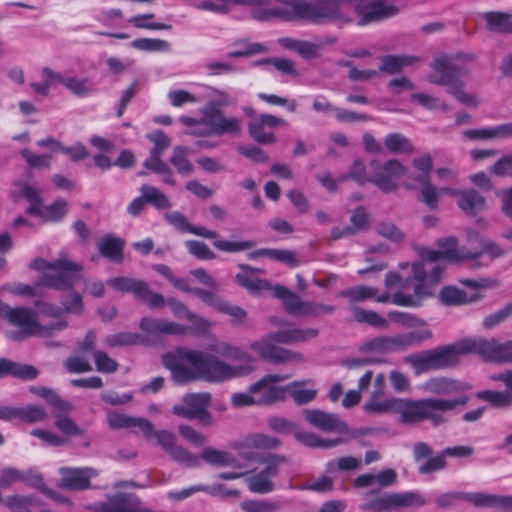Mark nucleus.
Segmentation results:
<instances>
[{"label": "nucleus", "mask_w": 512, "mask_h": 512, "mask_svg": "<svg viewBox=\"0 0 512 512\" xmlns=\"http://www.w3.org/2000/svg\"><path fill=\"white\" fill-rule=\"evenodd\" d=\"M162 363L177 384L198 380L219 383L245 373L243 367L231 366L212 354L187 347H177L163 354Z\"/></svg>", "instance_id": "obj_1"}, {"label": "nucleus", "mask_w": 512, "mask_h": 512, "mask_svg": "<svg viewBox=\"0 0 512 512\" xmlns=\"http://www.w3.org/2000/svg\"><path fill=\"white\" fill-rule=\"evenodd\" d=\"M437 244L441 250H428L423 254V260L411 265L413 279L416 281L413 291L419 298L433 294V287L440 281L444 266L438 261L445 258L450 261L477 259L481 252H472L464 247L458 249V240L454 236L439 239Z\"/></svg>", "instance_id": "obj_2"}, {"label": "nucleus", "mask_w": 512, "mask_h": 512, "mask_svg": "<svg viewBox=\"0 0 512 512\" xmlns=\"http://www.w3.org/2000/svg\"><path fill=\"white\" fill-rule=\"evenodd\" d=\"M474 60L475 55L464 52L437 55L430 65L433 73L428 76L427 80L431 84L445 86L446 92L460 103L477 107L479 105L478 98L465 92V82L459 78V76L468 74L465 64Z\"/></svg>", "instance_id": "obj_3"}, {"label": "nucleus", "mask_w": 512, "mask_h": 512, "mask_svg": "<svg viewBox=\"0 0 512 512\" xmlns=\"http://www.w3.org/2000/svg\"><path fill=\"white\" fill-rule=\"evenodd\" d=\"M469 401L467 395H460L454 399L425 398L419 400L401 399L396 402L395 413L399 415L398 421L402 424H417L429 420L433 425H441L446 418L441 414L452 411L458 406H464Z\"/></svg>", "instance_id": "obj_4"}, {"label": "nucleus", "mask_w": 512, "mask_h": 512, "mask_svg": "<svg viewBox=\"0 0 512 512\" xmlns=\"http://www.w3.org/2000/svg\"><path fill=\"white\" fill-rule=\"evenodd\" d=\"M468 354L466 339L452 345L439 346L435 349L408 355L404 362L409 364L415 374L430 370H441L455 366L461 355Z\"/></svg>", "instance_id": "obj_5"}, {"label": "nucleus", "mask_w": 512, "mask_h": 512, "mask_svg": "<svg viewBox=\"0 0 512 512\" xmlns=\"http://www.w3.org/2000/svg\"><path fill=\"white\" fill-rule=\"evenodd\" d=\"M0 317L7 320L17 331H8L6 336L12 341H21L27 337L42 334L43 327L38 323L37 314L30 308H12L0 301Z\"/></svg>", "instance_id": "obj_6"}, {"label": "nucleus", "mask_w": 512, "mask_h": 512, "mask_svg": "<svg viewBox=\"0 0 512 512\" xmlns=\"http://www.w3.org/2000/svg\"><path fill=\"white\" fill-rule=\"evenodd\" d=\"M169 281L173 284V286L181 291L192 293L194 296L198 297L208 306L214 308L215 310L229 315L232 318V323L239 325L244 322V319L247 317V312L241 308L240 306L234 305L218 294L214 292H208L202 288H191L188 284V281L183 278L177 277H169Z\"/></svg>", "instance_id": "obj_7"}, {"label": "nucleus", "mask_w": 512, "mask_h": 512, "mask_svg": "<svg viewBox=\"0 0 512 512\" xmlns=\"http://www.w3.org/2000/svg\"><path fill=\"white\" fill-rule=\"evenodd\" d=\"M432 337L430 330L411 331L396 336H381L363 344V351L390 352L420 344Z\"/></svg>", "instance_id": "obj_8"}, {"label": "nucleus", "mask_w": 512, "mask_h": 512, "mask_svg": "<svg viewBox=\"0 0 512 512\" xmlns=\"http://www.w3.org/2000/svg\"><path fill=\"white\" fill-rule=\"evenodd\" d=\"M274 332H270L257 341L252 342L249 348L257 355L271 363H301L304 356L300 352L286 349L275 344Z\"/></svg>", "instance_id": "obj_9"}, {"label": "nucleus", "mask_w": 512, "mask_h": 512, "mask_svg": "<svg viewBox=\"0 0 512 512\" xmlns=\"http://www.w3.org/2000/svg\"><path fill=\"white\" fill-rule=\"evenodd\" d=\"M466 345L468 354L494 362H512V340L500 343L495 338H467Z\"/></svg>", "instance_id": "obj_10"}, {"label": "nucleus", "mask_w": 512, "mask_h": 512, "mask_svg": "<svg viewBox=\"0 0 512 512\" xmlns=\"http://www.w3.org/2000/svg\"><path fill=\"white\" fill-rule=\"evenodd\" d=\"M287 462L288 458L284 455L269 454L263 457L260 463L265 464V468L246 479L249 490L260 494L273 491L272 479L278 475V467Z\"/></svg>", "instance_id": "obj_11"}, {"label": "nucleus", "mask_w": 512, "mask_h": 512, "mask_svg": "<svg viewBox=\"0 0 512 512\" xmlns=\"http://www.w3.org/2000/svg\"><path fill=\"white\" fill-rule=\"evenodd\" d=\"M288 379L286 375L268 374L249 387V391L256 397V405L268 406L286 399L285 387L276 386L275 383Z\"/></svg>", "instance_id": "obj_12"}, {"label": "nucleus", "mask_w": 512, "mask_h": 512, "mask_svg": "<svg viewBox=\"0 0 512 512\" xmlns=\"http://www.w3.org/2000/svg\"><path fill=\"white\" fill-rule=\"evenodd\" d=\"M373 170L369 182L375 184L383 192L389 193L397 189L396 178L405 174L406 168L396 159H390L381 164L377 160L370 163Z\"/></svg>", "instance_id": "obj_13"}, {"label": "nucleus", "mask_w": 512, "mask_h": 512, "mask_svg": "<svg viewBox=\"0 0 512 512\" xmlns=\"http://www.w3.org/2000/svg\"><path fill=\"white\" fill-rule=\"evenodd\" d=\"M201 123L210 128L213 135L238 137L242 133V123L236 117H227L222 110L202 111Z\"/></svg>", "instance_id": "obj_14"}, {"label": "nucleus", "mask_w": 512, "mask_h": 512, "mask_svg": "<svg viewBox=\"0 0 512 512\" xmlns=\"http://www.w3.org/2000/svg\"><path fill=\"white\" fill-rule=\"evenodd\" d=\"M29 267L41 273L36 286H45L60 289L64 285V260L58 259L47 262L37 258L30 262Z\"/></svg>", "instance_id": "obj_15"}, {"label": "nucleus", "mask_w": 512, "mask_h": 512, "mask_svg": "<svg viewBox=\"0 0 512 512\" xmlns=\"http://www.w3.org/2000/svg\"><path fill=\"white\" fill-rule=\"evenodd\" d=\"M36 145L39 148L47 149L48 152L43 154H36L31 150L24 148L21 150L20 154L25 159L29 167L38 170L49 169L54 155L63 151L61 141L52 137L40 139L36 142Z\"/></svg>", "instance_id": "obj_16"}, {"label": "nucleus", "mask_w": 512, "mask_h": 512, "mask_svg": "<svg viewBox=\"0 0 512 512\" xmlns=\"http://www.w3.org/2000/svg\"><path fill=\"white\" fill-rule=\"evenodd\" d=\"M157 443L167 452L170 457L186 467L193 468L200 465L199 457L190 453L187 449L175 443V435L169 431H156L153 435Z\"/></svg>", "instance_id": "obj_17"}, {"label": "nucleus", "mask_w": 512, "mask_h": 512, "mask_svg": "<svg viewBox=\"0 0 512 512\" xmlns=\"http://www.w3.org/2000/svg\"><path fill=\"white\" fill-rule=\"evenodd\" d=\"M285 120L270 114H260L248 123V132L251 138L259 144H273L276 136L266 128H276L285 125Z\"/></svg>", "instance_id": "obj_18"}, {"label": "nucleus", "mask_w": 512, "mask_h": 512, "mask_svg": "<svg viewBox=\"0 0 512 512\" xmlns=\"http://www.w3.org/2000/svg\"><path fill=\"white\" fill-rule=\"evenodd\" d=\"M305 420L313 427L325 432H348V426L340 420L337 414L327 413L319 409H305Z\"/></svg>", "instance_id": "obj_19"}, {"label": "nucleus", "mask_w": 512, "mask_h": 512, "mask_svg": "<svg viewBox=\"0 0 512 512\" xmlns=\"http://www.w3.org/2000/svg\"><path fill=\"white\" fill-rule=\"evenodd\" d=\"M139 327L148 338H156L161 335L181 336L188 333V327L186 326L150 317L142 318Z\"/></svg>", "instance_id": "obj_20"}, {"label": "nucleus", "mask_w": 512, "mask_h": 512, "mask_svg": "<svg viewBox=\"0 0 512 512\" xmlns=\"http://www.w3.org/2000/svg\"><path fill=\"white\" fill-rule=\"evenodd\" d=\"M473 452L474 449L470 446L447 447L436 456L422 462L418 472L423 475L434 473L446 467V457L465 458L471 456Z\"/></svg>", "instance_id": "obj_21"}, {"label": "nucleus", "mask_w": 512, "mask_h": 512, "mask_svg": "<svg viewBox=\"0 0 512 512\" xmlns=\"http://www.w3.org/2000/svg\"><path fill=\"white\" fill-rule=\"evenodd\" d=\"M141 502L133 493L108 494L98 504V512H140Z\"/></svg>", "instance_id": "obj_22"}, {"label": "nucleus", "mask_w": 512, "mask_h": 512, "mask_svg": "<svg viewBox=\"0 0 512 512\" xmlns=\"http://www.w3.org/2000/svg\"><path fill=\"white\" fill-rule=\"evenodd\" d=\"M238 267L241 271L235 275V282L249 293L259 295L265 291L272 290L273 285L270 281L254 276L252 266L239 264Z\"/></svg>", "instance_id": "obj_23"}, {"label": "nucleus", "mask_w": 512, "mask_h": 512, "mask_svg": "<svg viewBox=\"0 0 512 512\" xmlns=\"http://www.w3.org/2000/svg\"><path fill=\"white\" fill-rule=\"evenodd\" d=\"M47 414L42 406L28 405L25 407L6 406V409L0 412V417L4 421L20 420L27 423L40 422L46 418Z\"/></svg>", "instance_id": "obj_24"}, {"label": "nucleus", "mask_w": 512, "mask_h": 512, "mask_svg": "<svg viewBox=\"0 0 512 512\" xmlns=\"http://www.w3.org/2000/svg\"><path fill=\"white\" fill-rule=\"evenodd\" d=\"M98 472L91 467L66 468V490L84 491L91 488V479Z\"/></svg>", "instance_id": "obj_25"}, {"label": "nucleus", "mask_w": 512, "mask_h": 512, "mask_svg": "<svg viewBox=\"0 0 512 512\" xmlns=\"http://www.w3.org/2000/svg\"><path fill=\"white\" fill-rule=\"evenodd\" d=\"M318 334L319 331L315 328L290 326L282 330L274 331V338L276 343L293 345L316 338Z\"/></svg>", "instance_id": "obj_26"}, {"label": "nucleus", "mask_w": 512, "mask_h": 512, "mask_svg": "<svg viewBox=\"0 0 512 512\" xmlns=\"http://www.w3.org/2000/svg\"><path fill=\"white\" fill-rule=\"evenodd\" d=\"M210 401L211 395L207 392L187 394L183 398L184 404L188 405L194 418L207 425H210L212 422L211 415L207 410Z\"/></svg>", "instance_id": "obj_27"}, {"label": "nucleus", "mask_w": 512, "mask_h": 512, "mask_svg": "<svg viewBox=\"0 0 512 512\" xmlns=\"http://www.w3.org/2000/svg\"><path fill=\"white\" fill-rule=\"evenodd\" d=\"M164 217L169 224L181 232H188L207 239H215L217 237V232L209 230L203 226H194L190 224L186 217L178 211L165 213Z\"/></svg>", "instance_id": "obj_28"}, {"label": "nucleus", "mask_w": 512, "mask_h": 512, "mask_svg": "<svg viewBox=\"0 0 512 512\" xmlns=\"http://www.w3.org/2000/svg\"><path fill=\"white\" fill-rule=\"evenodd\" d=\"M485 28L493 33L512 34V14L501 11H489L481 14Z\"/></svg>", "instance_id": "obj_29"}, {"label": "nucleus", "mask_w": 512, "mask_h": 512, "mask_svg": "<svg viewBox=\"0 0 512 512\" xmlns=\"http://www.w3.org/2000/svg\"><path fill=\"white\" fill-rule=\"evenodd\" d=\"M107 285L117 292L131 293L137 300L141 293L147 291L146 281L126 276L110 278Z\"/></svg>", "instance_id": "obj_30"}, {"label": "nucleus", "mask_w": 512, "mask_h": 512, "mask_svg": "<svg viewBox=\"0 0 512 512\" xmlns=\"http://www.w3.org/2000/svg\"><path fill=\"white\" fill-rule=\"evenodd\" d=\"M420 61V57L414 55H386L381 58V65L377 70L389 75L400 73L403 68L412 66Z\"/></svg>", "instance_id": "obj_31"}, {"label": "nucleus", "mask_w": 512, "mask_h": 512, "mask_svg": "<svg viewBox=\"0 0 512 512\" xmlns=\"http://www.w3.org/2000/svg\"><path fill=\"white\" fill-rule=\"evenodd\" d=\"M441 302L447 306H458L473 303L482 298L478 293L468 295L455 286H445L439 292Z\"/></svg>", "instance_id": "obj_32"}, {"label": "nucleus", "mask_w": 512, "mask_h": 512, "mask_svg": "<svg viewBox=\"0 0 512 512\" xmlns=\"http://www.w3.org/2000/svg\"><path fill=\"white\" fill-rule=\"evenodd\" d=\"M429 389L432 393L438 395H464L463 391L470 388L469 385L459 382L454 379L439 377L431 379L428 383Z\"/></svg>", "instance_id": "obj_33"}, {"label": "nucleus", "mask_w": 512, "mask_h": 512, "mask_svg": "<svg viewBox=\"0 0 512 512\" xmlns=\"http://www.w3.org/2000/svg\"><path fill=\"white\" fill-rule=\"evenodd\" d=\"M200 458L211 466L216 467H238V460L229 452L206 447L201 451Z\"/></svg>", "instance_id": "obj_34"}, {"label": "nucleus", "mask_w": 512, "mask_h": 512, "mask_svg": "<svg viewBox=\"0 0 512 512\" xmlns=\"http://www.w3.org/2000/svg\"><path fill=\"white\" fill-rule=\"evenodd\" d=\"M97 248L99 253L110 261L122 262L124 241L121 238L105 236L98 241Z\"/></svg>", "instance_id": "obj_35"}, {"label": "nucleus", "mask_w": 512, "mask_h": 512, "mask_svg": "<svg viewBox=\"0 0 512 512\" xmlns=\"http://www.w3.org/2000/svg\"><path fill=\"white\" fill-rule=\"evenodd\" d=\"M12 375L23 380L35 379L38 371L31 365L19 364L7 359H0V377Z\"/></svg>", "instance_id": "obj_36"}, {"label": "nucleus", "mask_w": 512, "mask_h": 512, "mask_svg": "<svg viewBox=\"0 0 512 512\" xmlns=\"http://www.w3.org/2000/svg\"><path fill=\"white\" fill-rule=\"evenodd\" d=\"M458 205L466 214L475 216L485 208L486 200L474 189L462 190L459 192Z\"/></svg>", "instance_id": "obj_37"}, {"label": "nucleus", "mask_w": 512, "mask_h": 512, "mask_svg": "<svg viewBox=\"0 0 512 512\" xmlns=\"http://www.w3.org/2000/svg\"><path fill=\"white\" fill-rule=\"evenodd\" d=\"M271 291L274 297L282 300L284 309L286 310L287 313L292 315L299 314L303 301L297 294H295L288 288L278 284L272 286Z\"/></svg>", "instance_id": "obj_38"}, {"label": "nucleus", "mask_w": 512, "mask_h": 512, "mask_svg": "<svg viewBox=\"0 0 512 512\" xmlns=\"http://www.w3.org/2000/svg\"><path fill=\"white\" fill-rule=\"evenodd\" d=\"M311 380L294 381L285 386L288 393L297 405H304L313 401L317 396V390L303 389Z\"/></svg>", "instance_id": "obj_39"}, {"label": "nucleus", "mask_w": 512, "mask_h": 512, "mask_svg": "<svg viewBox=\"0 0 512 512\" xmlns=\"http://www.w3.org/2000/svg\"><path fill=\"white\" fill-rule=\"evenodd\" d=\"M42 82H32L30 87L41 96H47L49 91L62 83L61 73L55 72L50 68H43L41 71Z\"/></svg>", "instance_id": "obj_40"}, {"label": "nucleus", "mask_w": 512, "mask_h": 512, "mask_svg": "<svg viewBox=\"0 0 512 512\" xmlns=\"http://www.w3.org/2000/svg\"><path fill=\"white\" fill-rule=\"evenodd\" d=\"M350 310L354 319L359 323H366L379 329H386L389 326V320L380 316L375 311L365 310L355 305L351 306Z\"/></svg>", "instance_id": "obj_41"}, {"label": "nucleus", "mask_w": 512, "mask_h": 512, "mask_svg": "<svg viewBox=\"0 0 512 512\" xmlns=\"http://www.w3.org/2000/svg\"><path fill=\"white\" fill-rule=\"evenodd\" d=\"M295 438L305 446L312 448H331L344 442L342 438L323 439L312 432H295Z\"/></svg>", "instance_id": "obj_42"}, {"label": "nucleus", "mask_w": 512, "mask_h": 512, "mask_svg": "<svg viewBox=\"0 0 512 512\" xmlns=\"http://www.w3.org/2000/svg\"><path fill=\"white\" fill-rule=\"evenodd\" d=\"M144 342L145 339L141 335L132 332L111 334L106 336L104 340V344L109 348L132 346L142 344Z\"/></svg>", "instance_id": "obj_43"}, {"label": "nucleus", "mask_w": 512, "mask_h": 512, "mask_svg": "<svg viewBox=\"0 0 512 512\" xmlns=\"http://www.w3.org/2000/svg\"><path fill=\"white\" fill-rule=\"evenodd\" d=\"M384 145L389 152L394 154H410L414 151V147L410 140L401 133L388 134L385 137Z\"/></svg>", "instance_id": "obj_44"}, {"label": "nucleus", "mask_w": 512, "mask_h": 512, "mask_svg": "<svg viewBox=\"0 0 512 512\" xmlns=\"http://www.w3.org/2000/svg\"><path fill=\"white\" fill-rule=\"evenodd\" d=\"M140 192L146 203L153 205L157 209H167L172 206L168 197L154 186L143 184L140 187Z\"/></svg>", "instance_id": "obj_45"}, {"label": "nucleus", "mask_w": 512, "mask_h": 512, "mask_svg": "<svg viewBox=\"0 0 512 512\" xmlns=\"http://www.w3.org/2000/svg\"><path fill=\"white\" fill-rule=\"evenodd\" d=\"M361 468V460L353 456H345L330 460L326 463V472L330 475L336 472L355 471Z\"/></svg>", "instance_id": "obj_46"}, {"label": "nucleus", "mask_w": 512, "mask_h": 512, "mask_svg": "<svg viewBox=\"0 0 512 512\" xmlns=\"http://www.w3.org/2000/svg\"><path fill=\"white\" fill-rule=\"evenodd\" d=\"M18 189L15 194L18 197H23L29 202L27 213L35 215L39 211V207L42 204V200L39 194V189L32 185H17Z\"/></svg>", "instance_id": "obj_47"}, {"label": "nucleus", "mask_w": 512, "mask_h": 512, "mask_svg": "<svg viewBox=\"0 0 512 512\" xmlns=\"http://www.w3.org/2000/svg\"><path fill=\"white\" fill-rule=\"evenodd\" d=\"M245 445L256 450H273L280 446V441L267 434L254 433L245 437Z\"/></svg>", "instance_id": "obj_48"}, {"label": "nucleus", "mask_w": 512, "mask_h": 512, "mask_svg": "<svg viewBox=\"0 0 512 512\" xmlns=\"http://www.w3.org/2000/svg\"><path fill=\"white\" fill-rule=\"evenodd\" d=\"M211 352L236 361H248L250 356L241 349L226 342H216L208 348Z\"/></svg>", "instance_id": "obj_49"}, {"label": "nucleus", "mask_w": 512, "mask_h": 512, "mask_svg": "<svg viewBox=\"0 0 512 512\" xmlns=\"http://www.w3.org/2000/svg\"><path fill=\"white\" fill-rule=\"evenodd\" d=\"M283 504L277 500H245L240 507L244 512H277Z\"/></svg>", "instance_id": "obj_50"}, {"label": "nucleus", "mask_w": 512, "mask_h": 512, "mask_svg": "<svg viewBox=\"0 0 512 512\" xmlns=\"http://www.w3.org/2000/svg\"><path fill=\"white\" fill-rule=\"evenodd\" d=\"M188 152V148L177 146L174 148L170 158L171 164L183 176H189L194 170L192 163L187 158Z\"/></svg>", "instance_id": "obj_51"}, {"label": "nucleus", "mask_w": 512, "mask_h": 512, "mask_svg": "<svg viewBox=\"0 0 512 512\" xmlns=\"http://www.w3.org/2000/svg\"><path fill=\"white\" fill-rule=\"evenodd\" d=\"M377 293V288L366 285H358L342 291L340 295L347 298L350 303H355L375 298Z\"/></svg>", "instance_id": "obj_52"}, {"label": "nucleus", "mask_w": 512, "mask_h": 512, "mask_svg": "<svg viewBox=\"0 0 512 512\" xmlns=\"http://www.w3.org/2000/svg\"><path fill=\"white\" fill-rule=\"evenodd\" d=\"M398 398L369 399L364 405L363 410L367 414H384L390 411L395 412Z\"/></svg>", "instance_id": "obj_53"}, {"label": "nucleus", "mask_w": 512, "mask_h": 512, "mask_svg": "<svg viewBox=\"0 0 512 512\" xmlns=\"http://www.w3.org/2000/svg\"><path fill=\"white\" fill-rule=\"evenodd\" d=\"M29 391L37 397L46 401V403L55 411H61L63 401L58 393L45 386H31Z\"/></svg>", "instance_id": "obj_54"}, {"label": "nucleus", "mask_w": 512, "mask_h": 512, "mask_svg": "<svg viewBox=\"0 0 512 512\" xmlns=\"http://www.w3.org/2000/svg\"><path fill=\"white\" fill-rule=\"evenodd\" d=\"M478 398L491 403L494 407H507L512 402V392L508 391H481L477 394Z\"/></svg>", "instance_id": "obj_55"}, {"label": "nucleus", "mask_w": 512, "mask_h": 512, "mask_svg": "<svg viewBox=\"0 0 512 512\" xmlns=\"http://www.w3.org/2000/svg\"><path fill=\"white\" fill-rule=\"evenodd\" d=\"M236 98L223 90L214 89L212 98L203 107L202 111L221 110L222 107L232 106Z\"/></svg>", "instance_id": "obj_56"}, {"label": "nucleus", "mask_w": 512, "mask_h": 512, "mask_svg": "<svg viewBox=\"0 0 512 512\" xmlns=\"http://www.w3.org/2000/svg\"><path fill=\"white\" fill-rule=\"evenodd\" d=\"M84 266L66 259V291L73 289L78 283L86 281L83 275Z\"/></svg>", "instance_id": "obj_57"}, {"label": "nucleus", "mask_w": 512, "mask_h": 512, "mask_svg": "<svg viewBox=\"0 0 512 512\" xmlns=\"http://www.w3.org/2000/svg\"><path fill=\"white\" fill-rule=\"evenodd\" d=\"M393 509L410 506H422L425 501L421 495L415 492L391 493Z\"/></svg>", "instance_id": "obj_58"}, {"label": "nucleus", "mask_w": 512, "mask_h": 512, "mask_svg": "<svg viewBox=\"0 0 512 512\" xmlns=\"http://www.w3.org/2000/svg\"><path fill=\"white\" fill-rule=\"evenodd\" d=\"M132 46L142 51H161L169 52L171 49L170 44L161 39L139 38L132 41Z\"/></svg>", "instance_id": "obj_59"}, {"label": "nucleus", "mask_w": 512, "mask_h": 512, "mask_svg": "<svg viewBox=\"0 0 512 512\" xmlns=\"http://www.w3.org/2000/svg\"><path fill=\"white\" fill-rule=\"evenodd\" d=\"M94 363L96 370L102 373H114L118 370L119 364L116 360L101 350L93 351Z\"/></svg>", "instance_id": "obj_60"}, {"label": "nucleus", "mask_w": 512, "mask_h": 512, "mask_svg": "<svg viewBox=\"0 0 512 512\" xmlns=\"http://www.w3.org/2000/svg\"><path fill=\"white\" fill-rule=\"evenodd\" d=\"M377 233L395 243H401L405 239L404 232L390 221H383L376 227Z\"/></svg>", "instance_id": "obj_61"}, {"label": "nucleus", "mask_w": 512, "mask_h": 512, "mask_svg": "<svg viewBox=\"0 0 512 512\" xmlns=\"http://www.w3.org/2000/svg\"><path fill=\"white\" fill-rule=\"evenodd\" d=\"M188 252L201 260H214L216 254L202 241L188 240L185 242Z\"/></svg>", "instance_id": "obj_62"}, {"label": "nucleus", "mask_w": 512, "mask_h": 512, "mask_svg": "<svg viewBox=\"0 0 512 512\" xmlns=\"http://www.w3.org/2000/svg\"><path fill=\"white\" fill-rule=\"evenodd\" d=\"M254 245L255 243L252 241H230L224 239H216L213 242V246L216 249L227 253L242 252L252 248Z\"/></svg>", "instance_id": "obj_63"}, {"label": "nucleus", "mask_w": 512, "mask_h": 512, "mask_svg": "<svg viewBox=\"0 0 512 512\" xmlns=\"http://www.w3.org/2000/svg\"><path fill=\"white\" fill-rule=\"evenodd\" d=\"M66 88L69 89L75 96L83 98L88 96L93 91V84L89 79L66 78Z\"/></svg>", "instance_id": "obj_64"}]
</instances>
